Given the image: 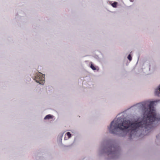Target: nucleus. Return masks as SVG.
<instances>
[{"label":"nucleus","mask_w":160,"mask_h":160,"mask_svg":"<svg viewBox=\"0 0 160 160\" xmlns=\"http://www.w3.org/2000/svg\"><path fill=\"white\" fill-rule=\"evenodd\" d=\"M154 102L145 101L138 104L139 109L143 112V117L141 121L138 120L131 123L129 120L124 121L121 124H118L114 121L110 124L109 129L110 132L113 134H119L118 132L119 129L125 133H129L130 138L135 135L137 131L140 128L146 129L148 131L155 127L154 122L156 119V113L153 107Z\"/></svg>","instance_id":"f257e3e1"},{"label":"nucleus","mask_w":160,"mask_h":160,"mask_svg":"<svg viewBox=\"0 0 160 160\" xmlns=\"http://www.w3.org/2000/svg\"><path fill=\"white\" fill-rule=\"evenodd\" d=\"M44 76L42 73L39 72L35 77V80L40 84H43L44 82Z\"/></svg>","instance_id":"f03ea898"},{"label":"nucleus","mask_w":160,"mask_h":160,"mask_svg":"<svg viewBox=\"0 0 160 160\" xmlns=\"http://www.w3.org/2000/svg\"><path fill=\"white\" fill-rule=\"evenodd\" d=\"M53 118V116L50 115L48 114L46 115L44 118V119L45 120L46 119H52Z\"/></svg>","instance_id":"7ed1b4c3"},{"label":"nucleus","mask_w":160,"mask_h":160,"mask_svg":"<svg viewBox=\"0 0 160 160\" xmlns=\"http://www.w3.org/2000/svg\"><path fill=\"white\" fill-rule=\"evenodd\" d=\"M155 95L158 96H159V94H160V85L159 86V88L158 89H156L155 92Z\"/></svg>","instance_id":"20e7f679"},{"label":"nucleus","mask_w":160,"mask_h":160,"mask_svg":"<svg viewBox=\"0 0 160 160\" xmlns=\"http://www.w3.org/2000/svg\"><path fill=\"white\" fill-rule=\"evenodd\" d=\"M66 135L68 137V138H70L71 136V134L69 132H68L66 134Z\"/></svg>","instance_id":"39448f33"},{"label":"nucleus","mask_w":160,"mask_h":160,"mask_svg":"<svg viewBox=\"0 0 160 160\" xmlns=\"http://www.w3.org/2000/svg\"><path fill=\"white\" fill-rule=\"evenodd\" d=\"M90 68L93 70H96V68L93 65V64H91L90 66Z\"/></svg>","instance_id":"423d86ee"},{"label":"nucleus","mask_w":160,"mask_h":160,"mask_svg":"<svg viewBox=\"0 0 160 160\" xmlns=\"http://www.w3.org/2000/svg\"><path fill=\"white\" fill-rule=\"evenodd\" d=\"M117 3L116 2H114L112 4V6L113 7H116Z\"/></svg>","instance_id":"0eeeda50"},{"label":"nucleus","mask_w":160,"mask_h":160,"mask_svg":"<svg viewBox=\"0 0 160 160\" xmlns=\"http://www.w3.org/2000/svg\"><path fill=\"white\" fill-rule=\"evenodd\" d=\"M128 60L130 61H131L132 60V57L130 55H129L128 57Z\"/></svg>","instance_id":"6e6552de"},{"label":"nucleus","mask_w":160,"mask_h":160,"mask_svg":"<svg viewBox=\"0 0 160 160\" xmlns=\"http://www.w3.org/2000/svg\"><path fill=\"white\" fill-rule=\"evenodd\" d=\"M113 154V152H110V153H109V154Z\"/></svg>","instance_id":"1a4fd4ad"},{"label":"nucleus","mask_w":160,"mask_h":160,"mask_svg":"<svg viewBox=\"0 0 160 160\" xmlns=\"http://www.w3.org/2000/svg\"><path fill=\"white\" fill-rule=\"evenodd\" d=\"M131 1H132L133 0H130Z\"/></svg>","instance_id":"9d476101"}]
</instances>
